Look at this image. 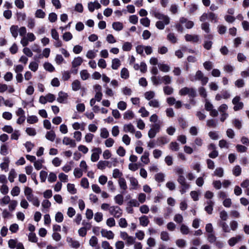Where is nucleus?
I'll list each match as a JSON object with an SVG mask.
<instances>
[{
	"instance_id": "obj_1",
	"label": "nucleus",
	"mask_w": 249,
	"mask_h": 249,
	"mask_svg": "<svg viewBox=\"0 0 249 249\" xmlns=\"http://www.w3.org/2000/svg\"><path fill=\"white\" fill-rule=\"evenodd\" d=\"M150 14L152 16H154L156 18L160 20H159L156 23V27L160 30L164 29L165 26L168 25L170 23V18L167 16L163 15L156 9H153L150 11Z\"/></svg>"
},
{
	"instance_id": "obj_2",
	"label": "nucleus",
	"mask_w": 249,
	"mask_h": 249,
	"mask_svg": "<svg viewBox=\"0 0 249 249\" xmlns=\"http://www.w3.org/2000/svg\"><path fill=\"white\" fill-rule=\"evenodd\" d=\"M190 80L192 81H200L202 85H205L208 83L209 78L205 76L201 71H197L195 76H190Z\"/></svg>"
},
{
	"instance_id": "obj_3",
	"label": "nucleus",
	"mask_w": 249,
	"mask_h": 249,
	"mask_svg": "<svg viewBox=\"0 0 249 249\" xmlns=\"http://www.w3.org/2000/svg\"><path fill=\"white\" fill-rule=\"evenodd\" d=\"M179 94L180 96L188 95L190 97L194 98L196 96V91L194 88L184 87L179 90Z\"/></svg>"
},
{
	"instance_id": "obj_4",
	"label": "nucleus",
	"mask_w": 249,
	"mask_h": 249,
	"mask_svg": "<svg viewBox=\"0 0 249 249\" xmlns=\"http://www.w3.org/2000/svg\"><path fill=\"white\" fill-rule=\"evenodd\" d=\"M161 124L160 123L154 124L151 125V128L148 131V136L150 139L154 138L156 134L160 130Z\"/></svg>"
},
{
	"instance_id": "obj_5",
	"label": "nucleus",
	"mask_w": 249,
	"mask_h": 249,
	"mask_svg": "<svg viewBox=\"0 0 249 249\" xmlns=\"http://www.w3.org/2000/svg\"><path fill=\"white\" fill-rule=\"evenodd\" d=\"M241 97L239 96H235L232 100V103L234 105L233 110L235 111L241 110L244 107V103L241 102Z\"/></svg>"
},
{
	"instance_id": "obj_6",
	"label": "nucleus",
	"mask_w": 249,
	"mask_h": 249,
	"mask_svg": "<svg viewBox=\"0 0 249 249\" xmlns=\"http://www.w3.org/2000/svg\"><path fill=\"white\" fill-rule=\"evenodd\" d=\"M109 213L116 218H119L122 215V210L117 206H112L110 207Z\"/></svg>"
},
{
	"instance_id": "obj_7",
	"label": "nucleus",
	"mask_w": 249,
	"mask_h": 249,
	"mask_svg": "<svg viewBox=\"0 0 249 249\" xmlns=\"http://www.w3.org/2000/svg\"><path fill=\"white\" fill-rule=\"evenodd\" d=\"M93 153L91 155V160L92 162L97 161L99 159V155L102 153V150L99 147L94 148L92 150Z\"/></svg>"
},
{
	"instance_id": "obj_8",
	"label": "nucleus",
	"mask_w": 249,
	"mask_h": 249,
	"mask_svg": "<svg viewBox=\"0 0 249 249\" xmlns=\"http://www.w3.org/2000/svg\"><path fill=\"white\" fill-rule=\"evenodd\" d=\"M184 37L187 42L197 43L200 41L199 36L197 35L186 34Z\"/></svg>"
},
{
	"instance_id": "obj_9",
	"label": "nucleus",
	"mask_w": 249,
	"mask_h": 249,
	"mask_svg": "<svg viewBox=\"0 0 249 249\" xmlns=\"http://www.w3.org/2000/svg\"><path fill=\"white\" fill-rule=\"evenodd\" d=\"M62 143L65 145H69L71 147H75L76 146L75 140L68 137L63 138Z\"/></svg>"
},
{
	"instance_id": "obj_10",
	"label": "nucleus",
	"mask_w": 249,
	"mask_h": 249,
	"mask_svg": "<svg viewBox=\"0 0 249 249\" xmlns=\"http://www.w3.org/2000/svg\"><path fill=\"white\" fill-rule=\"evenodd\" d=\"M179 23L180 24H184L185 26L187 29H191L194 26L193 21L188 20L187 18L182 17L179 19Z\"/></svg>"
},
{
	"instance_id": "obj_11",
	"label": "nucleus",
	"mask_w": 249,
	"mask_h": 249,
	"mask_svg": "<svg viewBox=\"0 0 249 249\" xmlns=\"http://www.w3.org/2000/svg\"><path fill=\"white\" fill-rule=\"evenodd\" d=\"M118 183L122 192H125L127 189V185L125 179L124 177L119 178V179L118 180Z\"/></svg>"
},
{
	"instance_id": "obj_12",
	"label": "nucleus",
	"mask_w": 249,
	"mask_h": 249,
	"mask_svg": "<svg viewBox=\"0 0 249 249\" xmlns=\"http://www.w3.org/2000/svg\"><path fill=\"white\" fill-rule=\"evenodd\" d=\"M101 233L103 237L107 238V239H113L114 237V233L111 231H107L105 229H102Z\"/></svg>"
},
{
	"instance_id": "obj_13",
	"label": "nucleus",
	"mask_w": 249,
	"mask_h": 249,
	"mask_svg": "<svg viewBox=\"0 0 249 249\" xmlns=\"http://www.w3.org/2000/svg\"><path fill=\"white\" fill-rule=\"evenodd\" d=\"M123 130L125 133H134L135 132L134 126L131 123L124 124Z\"/></svg>"
},
{
	"instance_id": "obj_14",
	"label": "nucleus",
	"mask_w": 249,
	"mask_h": 249,
	"mask_svg": "<svg viewBox=\"0 0 249 249\" xmlns=\"http://www.w3.org/2000/svg\"><path fill=\"white\" fill-rule=\"evenodd\" d=\"M242 239L241 235H238L235 237H233L229 239L228 243L231 247L234 246L237 243L240 241Z\"/></svg>"
},
{
	"instance_id": "obj_15",
	"label": "nucleus",
	"mask_w": 249,
	"mask_h": 249,
	"mask_svg": "<svg viewBox=\"0 0 249 249\" xmlns=\"http://www.w3.org/2000/svg\"><path fill=\"white\" fill-rule=\"evenodd\" d=\"M67 242L69 244L70 246L73 248L77 249L80 246V244L78 241L73 240L70 237L67 238Z\"/></svg>"
},
{
	"instance_id": "obj_16",
	"label": "nucleus",
	"mask_w": 249,
	"mask_h": 249,
	"mask_svg": "<svg viewBox=\"0 0 249 249\" xmlns=\"http://www.w3.org/2000/svg\"><path fill=\"white\" fill-rule=\"evenodd\" d=\"M88 9L91 12H93L95 9H99L101 8V4L97 1H95L94 2H90L88 3Z\"/></svg>"
},
{
	"instance_id": "obj_17",
	"label": "nucleus",
	"mask_w": 249,
	"mask_h": 249,
	"mask_svg": "<svg viewBox=\"0 0 249 249\" xmlns=\"http://www.w3.org/2000/svg\"><path fill=\"white\" fill-rule=\"evenodd\" d=\"M51 52V50L50 48H45L42 52V54H40L38 56H35L34 57V59L35 60L36 59H39L43 58V57H45L46 58H48L49 55Z\"/></svg>"
},
{
	"instance_id": "obj_18",
	"label": "nucleus",
	"mask_w": 249,
	"mask_h": 249,
	"mask_svg": "<svg viewBox=\"0 0 249 249\" xmlns=\"http://www.w3.org/2000/svg\"><path fill=\"white\" fill-rule=\"evenodd\" d=\"M89 244L90 246L94 248L95 249H100L98 245V240L95 236H92L89 240Z\"/></svg>"
},
{
	"instance_id": "obj_19",
	"label": "nucleus",
	"mask_w": 249,
	"mask_h": 249,
	"mask_svg": "<svg viewBox=\"0 0 249 249\" xmlns=\"http://www.w3.org/2000/svg\"><path fill=\"white\" fill-rule=\"evenodd\" d=\"M3 162L0 164V167L2 170L7 172L10 163L9 159L8 157H5L3 159Z\"/></svg>"
},
{
	"instance_id": "obj_20",
	"label": "nucleus",
	"mask_w": 249,
	"mask_h": 249,
	"mask_svg": "<svg viewBox=\"0 0 249 249\" xmlns=\"http://www.w3.org/2000/svg\"><path fill=\"white\" fill-rule=\"evenodd\" d=\"M67 93L63 91H60L58 93V97L57 98V101L60 103H64L68 98Z\"/></svg>"
},
{
	"instance_id": "obj_21",
	"label": "nucleus",
	"mask_w": 249,
	"mask_h": 249,
	"mask_svg": "<svg viewBox=\"0 0 249 249\" xmlns=\"http://www.w3.org/2000/svg\"><path fill=\"white\" fill-rule=\"evenodd\" d=\"M131 188L130 189L136 190L138 188L139 183L138 180L133 177H131L129 178Z\"/></svg>"
},
{
	"instance_id": "obj_22",
	"label": "nucleus",
	"mask_w": 249,
	"mask_h": 249,
	"mask_svg": "<svg viewBox=\"0 0 249 249\" xmlns=\"http://www.w3.org/2000/svg\"><path fill=\"white\" fill-rule=\"evenodd\" d=\"M149 152L147 151H145L141 157V160L145 164H147L150 162V159L149 158Z\"/></svg>"
},
{
	"instance_id": "obj_23",
	"label": "nucleus",
	"mask_w": 249,
	"mask_h": 249,
	"mask_svg": "<svg viewBox=\"0 0 249 249\" xmlns=\"http://www.w3.org/2000/svg\"><path fill=\"white\" fill-rule=\"evenodd\" d=\"M81 82L78 80H74L71 83V88L74 91L79 90L81 89Z\"/></svg>"
},
{
	"instance_id": "obj_24",
	"label": "nucleus",
	"mask_w": 249,
	"mask_h": 249,
	"mask_svg": "<svg viewBox=\"0 0 249 249\" xmlns=\"http://www.w3.org/2000/svg\"><path fill=\"white\" fill-rule=\"evenodd\" d=\"M207 206L205 207V210L208 214H211L213 212L214 203L211 200H209L207 202Z\"/></svg>"
},
{
	"instance_id": "obj_25",
	"label": "nucleus",
	"mask_w": 249,
	"mask_h": 249,
	"mask_svg": "<svg viewBox=\"0 0 249 249\" xmlns=\"http://www.w3.org/2000/svg\"><path fill=\"white\" fill-rule=\"evenodd\" d=\"M140 224L143 227H146L149 223L148 218L146 215H143L139 218Z\"/></svg>"
},
{
	"instance_id": "obj_26",
	"label": "nucleus",
	"mask_w": 249,
	"mask_h": 249,
	"mask_svg": "<svg viewBox=\"0 0 249 249\" xmlns=\"http://www.w3.org/2000/svg\"><path fill=\"white\" fill-rule=\"evenodd\" d=\"M56 135L55 134V132L53 130H50L49 131H48L45 135V138L53 142L55 139Z\"/></svg>"
},
{
	"instance_id": "obj_27",
	"label": "nucleus",
	"mask_w": 249,
	"mask_h": 249,
	"mask_svg": "<svg viewBox=\"0 0 249 249\" xmlns=\"http://www.w3.org/2000/svg\"><path fill=\"white\" fill-rule=\"evenodd\" d=\"M218 225L220 227L222 228V230L224 232L229 233L231 232V229L225 221H219L218 222Z\"/></svg>"
},
{
	"instance_id": "obj_28",
	"label": "nucleus",
	"mask_w": 249,
	"mask_h": 249,
	"mask_svg": "<svg viewBox=\"0 0 249 249\" xmlns=\"http://www.w3.org/2000/svg\"><path fill=\"white\" fill-rule=\"evenodd\" d=\"M83 60V59L80 57L78 56L74 58L72 62V66L73 68H76L78 66H79L82 63Z\"/></svg>"
},
{
	"instance_id": "obj_29",
	"label": "nucleus",
	"mask_w": 249,
	"mask_h": 249,
	"mask_svg": "<svg viewBox=\"0 0 249 249\" xmlns=\"http://www.w3.org/2000/svg\"><path fill=\"white\" fill-rule=\"evenodd\" d=\"M120 76L124 79H128L129 77V72L128 70L125 68H123L121 71Z\"/></svg>"
},
{
	"instance_id": "obj_30",
	"label": "nucleus",
	"mask_w": 249,
	"mask_h": 249,
	"mask_svg": "<svg viewBox=\"0 0 249 249\" xmlns=\"http://www.w3.org/2000/svg\"><path fill=\"white\" fill-rule=\"evenodd\" d=\"M112 177L114 178H121L123 177V174L118 169L116 168L113 170Z\"/></svg>"
},
{
	"instance_id": "obj_31",
	"label": "nucleus",
	"mask_w": 249,
	"mask_h": 249,
	"mask_svg": "<svg viewBox=\"0 0 249 249\" xmlns=\"http://www.w3.org/2000/svg\"><path fill=\"white\" fill-rule=\"evenodd\" d=\"M17 173L14 169H11L8 175V179L10 182H13L14 181V179L17 177Z\"/></svg>"
},
{
	"instance_id": "obj_32",
	"label": "nucleus",
	"mask_w": 249,
	"mask_h": 249,
	"mask_svg": "<svg viewBox=\"0 0 249 249\" xmlns=\"http://www.w3.org/2000/svg\"><path fill=\"white\" fill-rule=\"evenodd\" d=\"M72 127L74 130L81 129L84 130L85 129V124L84 123L80 124L78 122H75L72 124Z\"/></svg>"
},
{
	"instance_id": "obj_33",
	"label": "nucleus",
	"mask_w": 249,
	"mask_h": 249,
	"mask_svg": "<svg viewBox=\"0 0 249 249\" xmlns=\"http://www.w3.org/2000/svg\"><path fill=\"white\" fill-rule=\"evenodd\" d=\"M134 117V114L132 110H127L124 114V119L127 120L132 119Z\"/></svg>"
},
{
	"instance_id": "obj_34",
	"label": "nucleus",
	"mask_w": 249,
	"mask_h": 249,
	"mask_svg": "<svg viewBox=\"0 0 249 249\" xmlns=\"http://www.w3.org/2000/svg\"><path fill=\"white\" fill-rule=\"evenodd\" d=\"M148 105L154 108H159L160 107V103L158 99H153L148 102Z\"/></svg>"
},
{
	"instance_id": "obj_35",
	"label": "nucleus",
	"mask_w": 249,
	"mask_h": 249,
	"mask_svg": "<svg viewBox=\"0 0 249 249\" xmlns=\"http://www.w3.org/2000/svg\"><path fill=\"white\" fill-rule=\"evenodd\" d=\"M121 66V61L118 58L112 60L111 68L113 70H117Z\"/></svg>"
},
{
	"instance_id": "obj_36",
	"label": "nucleus",
	"mask_w": 249,
	"mask_h": 249,
	"mask_svg": "<svg viewBox=\"0 0 249 249\" xmlns=\"http://www.w3.org/2000/svg\"><path fill=\"white\" fill-rule=\"evenodd\" d=\"M109 162L106 160H100L97 163V167L100 170H104L108 166Z\"/></svg>"
},
{
	"instance_id": "obj_37",
	"label": "nucleus",
	"mask_w": 249,
	"mask_h": 249,
	"mask_svg": "<svg viewBox=\"0 0 249 249\" xmlns=\"http://www.w3.org/2000/svg\"><path fill=\"white\" fill-rule=\"evenodd\" d=\"M114 199L115 203L119 205H122L124 203V196L121 194L116 195Z\"/></svg>"
},
{
	"instance_id": "obj_38",
	"label": "nucleus",
	"mask_w": 249,
	"mask_h": 249,
	"mask_svg": "<svg viewBox=\"0 0 249 249\" xmlns=\"http://www.w3.org/2000/svg\"><path fill=\"white\" fill-rule=\"evenodd\" d=\"M144 96L146 100L150 101L155 96V92L153 91H148L144 93Z\"/></svg>"
},
{
	"instance_id": "obj_39",
	"label": "nucleus",
	"mask_w": 249,
	"mask_h": 249,
	"mask_svg": "<svg viewBox=\"0 0 249 249\" xmlns=\"http://www.w3.org/2000/svg\"><path fill=\"white\" fill-rule=\"evenodd\" d=\"M161 82L165 85H168L172 82V77L168 75H164L161 77Z\"/></svg>"
},
{
	"instance_id": "obj_40",
	"label": "nucleus",
	"mask_w": 249,
	"mask_h": 249,
	"mask_svg": "<svg viewBox=\"0 0 249 249\" xmlns=\"http://www.w3.org/2000/svg\"><path fill=\"white\" fill-rule=\"evenodd\" d=\"M163 90L165 95H170L173 93L174 89L169 86H166L163 87Z\"/></svg>"
},
{
	"instance_id": "obj_41",
	"label": "nucleus",
	"mask_w": 249,
	"mask_h": 249,
	"mask_svg": "<svg viewBox=\"0 0 249 249\" xmlns=\"http://www.w3.org/2000/svg\"><path fill=\"white\" fill-rule=\"evenodd\" d=\"M165 175L162 173H159L155 175V179L158 182H162L164 181Z\"/></svg>"
},
{
	"instance_id": "obj_42",
	"label": "nucleus",
	"mask_w": 249,
	"mask_h": 249,
	"mask_svg": "<svg viewBox=\"0 0 249 249\" xmlns=\"http://www.w3.org/2000/svg\"><path fill=\"white\" fill-rule=\"evenodd\" d=\"M151 81L154 85L157 86L162 83L161 81V77L153 76L151 78Z\"/></svg>"
},
{
	"instance_id": "obj_43",
	"label": "nucleus",
	"mask_w": 249,
	"mask_h": 249,
	"mask_svg": "<svg viewBox=\"0 0 249 249\" xmlns=\"http://www.w3.org/2000/svg\"><path fill=\"white\" fill-rule=\"evenodd\" d=\"M18 27L17 25H12L10 27V32L12 35V36L16 38L18 36Z\"/></svg>"
},
{
	"instance_id": "obj_44",
	"label": "nucleus",
	"mask_w": 249,
	"mask_h": 249,
	"mask_svg": "<svg viewBox=\"0 0 249 249\" xmlns=\"http://www.w3.org/2000/svg\"><path fill=\"white\" fill-rule=\"evenodd\" d=\"M80 75L81 79L83 80H87L90 76L89 73L88 72V71L86 70H82L80 72Z\"/></svg>"
},
{
	"instance_id": "obj_45",
	"label": "nucleus",
	"mask_w": 249,
	"mask_h": 249,
	"mask_svg": "<svg viewBox=\"0 0 249 249\" xmlns=\"http://www.w3.org/2000/svg\"><path fill=\"white\" fill-rule=\"evenodd\" d=\"M167 39L172 43H176L178 41V38L174 33H169L167 36Z\"/></svg>"
},
{
	"instance_id": "obj_46",
	"label": "nucleus",
	"mask_w": 249,
	"mask_h": 249,
	"mask_svg": "<svg viewBox=\"0 0 249 249\" xmlns=\"http://www.w3.org/2000/svg\"><path fill=\"white\" fill-rule=\"evenodd\" d=\"M38 68V64L36 61H32L30 63L29 68L34 72H36Z\"/></svg>"
},
{
	"instance_id": "obj_47",
	"label": "nucleus",
	"mask_w": 249,
	"mask_h": 249,
	"mask_svg": "<svg viewBox=\"0 0 249 249\" xmlns=\"http://www.w3.org/2000/svg\"><path fill=\"white\" fill-rule=\"evenodd\" d=\"M12 200L9 196L4 195V196L0 199L1 204L2 205H6L8 204Z\"/></svg>"
},
{
	"instance_id": "obj_48",
	"label": "nucleus",
	"mask_w": 249,
	"mask_h": 249,
	"mask_svg": "<svg viewBox=\"0 0 249 249\" xmlns=\"http://www.w3.org/2000/svg\"><path fill=\"white\" fill-rule=\"evenodd\" d=\"M8 204L9 210L11 212H13L16 209L18 205V201L16 200H12Z\"/></svg>"
},
{
	"instance_id": "obj_49",
	"label": "nucleus",
	"mask_w": 249,
	"mask_h": 249,
	"mask_svg": "<svg viewBox=\"0 0 249 249\" xmlns=\"http://www.w3.org/2000/svg\"><path fill=\"white\" fill-rule=\"evenodd\" d=\"M109 135V132L106 128H101L100 130V137L103 139H107Z\"/></svg>"
},
{
	"instance_id": "obj_50",
	"label": "nucleus",
	"mask_w": 249,
	"mask_h": 249,
	"mask_svg": "<svg viewBox=\"0 0 249 249\" xmlns=\"http://www.w3.org/2000/svg\"><path fill=\"white\" fill-rule=\"evenodd\" d=\"M180 231L182 234L185 235L189 234L190 232L189 227L184 224L181 225Z\"/></svg>"
},
{
	"instance_id": "obj_51",
	"label": "nucleus",
	"mask_w": 249,
	"mask_h": 249,
	"mask_svg": "<svg viewBox=\"0 0 249 249\" xmlns=\"http://www.w3.org/2000/svg\"><path fill=\"white\" fill-rule=\"evenodd\" d=\"M35 17L36 18H43L46 16L45 13L41 9H37L35 12Z\"/></svg>"
},
{
	"instance_id": "obj_52",
	"label": "nucleus",
	"mask_w": 249,
	"mask_h": 249,
	"mask_svg": "<svg viewBox=\"0 0 249 249\" xmlns=\"http://www.w3.org/2000/svg\"><path fill=\"white\" fill-rule=\"evenodd\" d=\"M18 243L17 239H10L8 242V247L10 249H15Z\"/></svg>"
},
{
	"instance_id": "obj_53",
	"label": "nucleus",
	"mask_w": 249,
	"mask_h": 249,
	"mask_svg": "<svg viewBox=\"0 0 249 249\" xmlns=\"http://www.w3.org/2000/svg\"><path fill=\"white\" fill-rule=\"evenodd\" d=\"M43 160H36L34 163V165L35 168L39 170L42 167V163L44 162Z\"/></svg>"
},
{
	"instance_id": "obj_54",
	"label": "nucleus",
	"mask_w": 249,
	"mask_h": 249,
	"mask_svg": "<svg viewBox=\"0 0 249 249\" xmlns=\"http://www.w3.org/2000/svg\"><path fill=\"white\" fill-rule=\"evenodd\" d=\"M67 190L71 194H75L77 192V190L73 184L68 183L67 184Z\"/></svg>"
},
{
	"instance_id": "obj_55",
	"label": "nucleus",
	"mask_w": 249,
	"mask_h": 249,
	"mask_svg": "<svg viewBox=\"0 0 249 249\" xmlns=\"http://www.w3.org/2000/svg\"><path fill=\"white\" fill-rule=\"evenodd\" d=\"M84 171L80 168H76L73 171V174L75 178H80L83 176Z\"/></svg>"
},
{
	"instance_id": "obj_56",
	"label": "nucleus",
	"mask_w": 249,
	"mask_h": 249,
	"mask_svg": "<svg viewBox=\"0 0 249 249\" xmlns=\"http://www.w3.org/2000/svg\"><path fill=\"white\" fill-rule=\"evenodd\" d=\"M224 174V170L221 167L217 168L213 172V175L218 177H222Z\"/></svg>"
},
{
	"instance_id": "obj_57",
	"label": "nucleus",
	"mask_w": 249,
	"mask_h": 249,
	"mask_svg": "<svg viewBox=\"0 0 249 249\" xmlns=\"http://www.w3.org/2000/svg\"><path fill=\"white\" fill-rule=\"evenodd\" d=\"M0 192L3 195H6L8 193L9 187L6 184H3L0 187Z\"/></svg>"
},
{
	"instance_id": "obj_58",
	"label": "nucleus",
	"mask_w": 249,
	"mask_h": 249,
	"mask_svg": "<svg viewBox=\"0 0 249 249\" xmlns=\"http://www.w3.org/2000/svg\"><path fill=\"white\" fill-rule=\"evenodd\" d=\"M158 66L160 71L164 72H168L170 69V67L166 64H160Z\"/></svg>"
},
{
	"instance_id": "obj_59",
	"label": "nucleus",
	"mask_w": 249,
	"mask_h": 249,
	"mask_svg": "<svg viewBox=\"0 0 249 249\" xmlns=\"http://www.w3.org/2000/svg\"><path fill=\"white\" fill-rule=\"evenodd\" d=\"M38 118L36 116L32 115L27 117V122L30 124H33L38 122Z\"/></svg>"
},
{
	"instance_id": "obj_60",
	"label": "nucleus",
	"mask_w": 249,
	"mask_h": 249,
	"mask_svg": "<svg viewBox=\"0 0 249 249\" xmlns=\"http://www.w3.org/2000/svg\"><path fill=\"white\" fill-rule=\"evenodd\" d=\"M158 142L160 145H164L169 142V139L165 136L160 137L158 139Z\"/></svg>"
},
{
	"instance_id": "obj_61",
	"label": "nucleus",
	"mask_w": 249,
	"mask_h": 249,
	"mask_svg": "<svg viewBox=\"0 0 249 249\" xmlns=\"http://www.w3.org/2000/svg\"><path fill=\"white\" fill-rule=\"evenodd\" d=\"M112 27L116 31H120L123 28V25L121 22H115L112 24Z\"/></svg>"
},
{
	"instance_id": "obj_62",
	"label": "nucleus",
	"mask_w": 249,
	"mask_h": 249,
	"mask_svg": "<svg viewBox=\"0 0 249 249\" xmlns=\"http://www.w3.org/2000/svg\"><path fill=\"white\" fill-rule=\"evenodd\" d=\"M118 224L122 228H125L128 225L127 222L124 218H121L118 221Z\"/></svg>"
},
{
	"instance_id": "obj_63",
	"label": "nucleus",
	"mask_w": 249,
	"mask_h": 249,
	"mask_svg": "<svg viewBox=\"0 0 249 249\" xmlns=\"http://www.w3.org/2000/svg\"><path fill=\"white\" fill-rule=\"evenodd\" d=\"M170 149L173 151H178L179 149V145L177 142H171L169 144Z\"/></svg>"
},
{
	"instance_id": "obj_64",
	"label": "nucleus",
	"mask_w": 249,
	"mask_h": 249,
	"mask_svg": "<svg viewBox=\"0 0 249 249\" xmlns=\"http://www.w3.org/2000/svg\"><path fill=\"white\" fill-rule=\"evenodd\" d=\"M72 34L69 32H65L62 36L63 39L65 41L71 40L72 38Z\"/></svg>"
}]
</instances>
